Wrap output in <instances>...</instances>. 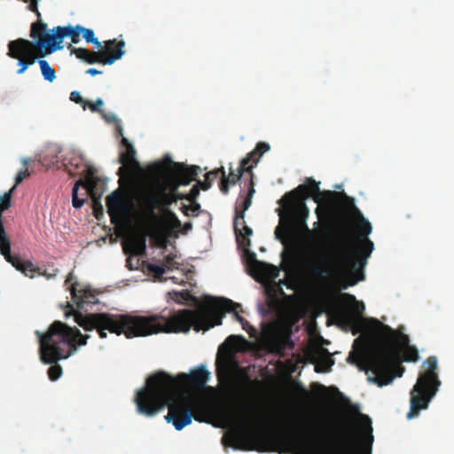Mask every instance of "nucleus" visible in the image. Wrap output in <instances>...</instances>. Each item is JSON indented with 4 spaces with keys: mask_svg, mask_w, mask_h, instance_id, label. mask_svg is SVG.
Instances as JSON below:
<instances>
[{
    "mask_svg": "<svg viewBox=\"0 0 454 454\" xmlns=\"http://www.w3.org/2000/svg\"><path fill=\"white\" fill-rule=\"evenodd\" d=\"M240 304L223 297H206L197 310L181 309L169 317L162 315L133 316L130 314L114 315L108 313H91L83 316L79 311L67 312V317L74 315V321L85 331L97 330L101 339L106 337V331L127 338L144 337L160 333H188L192 327L195 332L207 331L222 325L226 312H233L244 330L248 322L239 314Z\"/></svg>",
    "mask_w": 454,
    "mask_h": 454,
    "instance_id": "obj_1",
    "label": "nucleus"
},
{
    "mask_svg": "<svg viewBox=\"0 0 454 454\" xmlns=\"http://www.w3.org/2000/svg\"><path fill=\"white\" fill-rule=\"evenodd\" d=\"M209 375L204 366H200L189 374L179 373L176 377L165 372L150 376L146 387L138 391L135 398L138 412L152 417L168 407L165 419L178 431L190 425L192 419L203 421L204 406L186 387L202 390Z\"/></svg>",
    "mask_w": 454,
    "mask_h": 454,
    "instance_id": "obj_2",
    "label": "nucleus"
},
{
    "mask_svg": "<svg viewBox=\"0 0 454 454\" xmlns=\"http://www.w3.org/2000/svg\"><path fill=\"white\" fill-rule=\"evenodd\" d=\"M358 228L360 234L357 247L355 248L348 241L342 240L334 247L328 255L322 257L323 264L312 263L310 265L311 274L322 279L337 283L341 289H347L364 280L363 270L374 245L368 239V235L372 232L371 223L362 218Z\"/></svg>",
    "mask_w": 454,
    "mask_h": 454,
    "instance_id": "obj_3",
    "label": "nucleus"
},
{
    "mask_svg": "<svg viewBox=\"0 0 454 454\" xmlns=\"http://www.w3.org/2000/svg\"><path fill=\"white\" fill-rule=\"evenodd\" d=\"M39 337V355L41 361L51 364L48 377L55 381L62 375V367L57 363L74 354L78 347L87 344L90 335H83L81 331L61 321H54L45 333L36 332Z\"/></svg>",
    "mask_w": 454,
    "mask_h": 454,
    "instance_id": "obj_4",
    "label": "nucleus"
},
{
    "mask_svg": "<svg viewBox=\"0 0 454 454\" xmlns=\"http://www.w3.org/2000/svg\"><path fill=\"white\" fill-rule=\"evenodd\" d=\"M381 333L388 342L371 352L365 358L364 364L367 372H371L372 376L368 380L382 387L392 382L395 377H401L404 368L400 365L399 353L395 348L397 344L402 349L410 346L409 336L396 333L388 325L380 324Z\"/></svg>",
    "mask_w": 454,
    "mask_h": 454,
    "instance_id": "obj_5",
    "label": "nucleus"
},
{
    "mask_svg": "<svg viewBox=\"0 0 454 454\" xmlns=\"http://www.w3.org/2000/svg\"><path fill=\"white\" fill-rule=\"evenodd\" d=\"M223 412L226 417H231L234 413L240 414L244 425L227 432L223 437V444L235 450H253L257 449L256 446L263 438L262 433L264 423L262 415L247 403H238L234 411L225 408Z\"/></svg>",
    "mask_w": 454,
    "mask_h": 454,
    "instance_id": "obj_6",
    "label": "nucleus"
},
{
    "mask_svg": "<svg viewBox=\"0 0 454 454\" xmlns=\"http://www.w3.org/2000/svg\"><path fill=\"white\" fill-rule=\"evenodd\" d=\"M281 201L283 209L279 212L280 222L274 231L276 239L286 246L296 235L305 233L309 237L314 236L315 231L309 229L306 223L309 213L306 203L294 197L286 198V194Z\"/></svg>",
    "mask_w": 454,
    "mask_h": 454,
    "instance_id": "obj_7",
    "label": "nucleus"
},
{
    "mask_svg": "<svg viewBox=\"0 0 454 454\" xmlns=\"http://www.w3.org/2000/svg\"><path fill=\"white\" fill-rule=\"evenodd\" d=\"M46 29L47 24L41 20L31 26L30 36L36 39V45L40 47L39 57H45L57 50H61L65 37H69L73 43H78L81 41L82 26H58L52 29V34L47 33Z\"/></svg>",
    "mask_w": 454,
    "mask_h": 454,
    "instance_id": "obj_8",
    "label": "nucleus"
},
{
    "mask_svg": "<svg viewBox=\"0 0 454 454\" xmlns=\"http://www.w3.org/2000/svg\"><path fill=\"white\" fill-rule=\"evenodd\" d=\"M425 364L428 372L422 373L417 383L411 391V407L407 414L408 419L417 417L420 411L426 410L432 398L438 391L441 384L435 370L437 369V359L435 356H429Z\"/></svg>",
    "mask_w": 454,
    "mask_h": 454,
    "instance_id": "obj_9",
    "label": "nucleus"
},
{
    "mask_svg": "<svg viewBox=\"0 0 454 454\" xmlns=\"http://www.w3.org/2000/svg\"><path fill=\"white\" fill-rule=\"evenodd\" d=\"M123 47V41L117 42L114 39L106 42L105 49L98 51H91L86 48H71V45L68 49H71V53L77 59L88 64L112 65L124 55Z\"/></svg>",
    "mask_w": 454,
    "mask_h": 454,
    "instance_id": "obj_10",
    "label": "nucleus"
},
{
    "mask_svg": "<svg viewBox=\"0 0 454 454\" xmlns=\"http://www.w3.org/2000/svg\"><path fill=\"white\" fill-rule=\"evenodd\" d=\"M327 433L337 441L333 454H358L357 434L353 423L347 419H337L327 428Z\"/></svg>",
    "mask_w": 454,
    "mask_h": 454,
    "instance_id": "obj_11",
    "label": "nucleus"
},
{
    "mask_svg": "<svg viewBox=\"0 0 454 454\" xmlns=\"http://www.w3.org/2000/svg\"><path fill=\"white\" fill-rule=\"evenodd\" d=\"M340 298L351 302L349 307L340 306L335 308L332 316L337 321L338 325L358 332L363 326V313L364 305L362 301H358L353 294L343 293L340 294Z\"/></svg>",
    "mask_w": 454,
    "mask_h": 454,
    "instance_id": "obj_12",
    "label": "nucleus"
},
{
    "mask_svg": "<svg viewBox=\"0 0 454 454\" xmlns=\"http://www.w3.org/2000/svg\"><path fill=\"white\" fill-rule=\"evenodd\" d=\"M40 47L27 39H17L11 41L8 44L7 55L12 59H18L20 68L17 71L18 74H22L28 68L29 66L35 64L36 59L39 57Z\"/></svg>",
    "mask_w": 454,
    "mask_h": 454,
    "instance_id": "obj_13",
    "label": "nucleus"
},
{
    "mask_svg": "<svg viewBox=\"0 0 454 454\" xmlns=\"http://www.w3.org/2000/svg\"><path fill=\"white\" fill-rule=\"evenodd\" d=\"M318 184L319 183H317L313 178H307L305 184H300L297 188L286 193V198L292 199V197H294L305 202V200L312 197L316 203L325 204L327 207H330L334 202L333 199L337 198L340 192L332 191L321 192Z\"/></svg>",
    "mask_w": 454,
    "mask_h": 454,
    "instance_id": "obj_14",
    "label": "nucleus"
},
{
    "mask_svg": "<svg viewBox=\"0 0 454 454\" xmlns=\"http://www.w3.org/2000/svg\"><path fill=\"white\" fill-rule=\"evenodd\" d=\"M270 145L265 142L257 143L255 148L247 153L240 161L238 174H235L231 168H230L229 185L235 184L241 177L243 173H249L250 179H253L252 169L257 165L262 154L270 150Z\"/></svg>",
    "mask_w": 454,
    "mask_h": 454,
    "instance_id": "obj_15",
    "label": "nucleus"
},
{
    "mask_svg": "<svg viewBox=\"0 0 454 454\" xmlns=\"http://www.w3.org/2000/svg\"><path fill=\"white\" fill-rule=\"evenodd\" d=\"M107 213L114 224H119L129 212V203L124 191L118 188L106 197Z\"/></svg>",
    "mask_w": 454,
    "mask_h": 454,
    "instance_id": "obj_16",
    "label": "nucleus"
},
{
    "mask_svg": "<svg viewBox=\"0 0 454 454\" xmlns=\"http://www.w3.org/2000/svg\"><path fill=\"white\" fill-rule=\"evenodd\" d=\"M159 185L142 191L137 197L140 209L153 220H157L156 210L160 211Z\"/></svg>",
    "mask_w": 454,
    "mask_h": 454,
    "instance_id": "obj_17",
    "label": "nucleus"
},
{
    "mask_svg": "<svg viewBox=\"0 0 454 454\" xmlns=\"http://www.w3.org/2000/svg\"><path fill=\"white\" fill-rule=\"evenodd\" d=\"M291 442L297 454L319 453V444L317 438L307 434L304 427L301 428L300 434L292 436Z\"/></svg>",
    "mask_w": 454,
    "mask_h": 454,
    "instance_id": "obj_18",
    "label": "nucleus"
},
{
    "mask_svg": "<svg viewBox=\"0 0 454 454\" xmlns=\"http://www.w3.org/2000/svg\"><path fill=\"white\" fill-rule=\"evenodd\" d=\"M0 253L8 262L26 277L34 278L35 273L39 271V268L35 267L31 262H24L19 256L11 254V241L0 247Z\"/></svg>",
    "mask_w": 454,
    "mask_h": 454,
    "instance_id": "obj_19",
    "label": "nucleus"
},
{
    "mask_svg": "<svg viewBox=\"0 0 454 454\" xmlns=\"http://www.w3.org/2000/svg\"><path fill=\"white\" fill-rule=\"evenodd\" d=\"M171 164L168 174L173 176L181 185H188L192 181L196 180L200 170V167L195 165L187 167L181 162H171Z\"/></svg>",
    "mask_w": 454,
    "mask_h": 454,
    "instance_id": "obj_20",
    "label": "nucleus"
},
{
    "mask_svg": "<svg viewBox=\"0 0 454 454\" xmlns=\"http://www.w3.org/2000/svg\"><path fill=\"white\" fill-rule=\"evenodd\" d=\"M147 234L145 231L133 232L124 243V252L140 255L145 252Z\"/></svg>",
    "mask_w": 454,
    "mask_h": 454,
    "instance_id": "obj_21",
    "label": "nucleus"
},
{
    "mask_svg": "<svg viewBox=\"0 0 454 454\" xmlns=\"http://www.w3.org/2000/svg\"><path fill=\"white\" fill-rule=\"evenodd\" d=\"M78 284L75 283L71 286V295L73 301L80 309H85L86 305L96 304L98 302L97 295L90 288L78 289Z\"/></svg>",
    "mask_w": 454,
    "mask_h": 454,
    "instance_id": "obj_22",
    "label": "nucleus"
},
{
    "mask_svg": "<svg viewBox=\"0 0 454 454\" xmlns=\"http://www.w3.org/2000/svg\"><path fill=\"white\" fill-rule=\"evenodd\" d=\"M211 176H214L215 178H217L219 176H221V182H220V191L223 194H227L229 192V178H226L225 170L223 167L215 168L212 171L207 172L205 175V181L202 182L200 180L198 181V185L200 188H201L204 191L208 190L211 187L212 181H211Z\"/></svg>",
    "mask_w": 454,
    "mask_h": 454,
    "instance_id": "obj_23",
    "label": "nucleus"
},
{
    "mask_svg": "<svg viewBox=\"0 0 454 454\" xmlns=\"http://www.w3.org/2000/svg\"><path fill=\"white\" fill-rule=\"evenodd\" d=\"M211 176H214L215 178H217L219 176H221V182H220V191L223 194H227L229 192V178H226L225 170L223 167L215 168L212 171L207 172L205 175V181L202 182L200 180L198 181V185L200 188H201L204 191L208 190L211 187L212 181H211Z\"/></svg>",
    "mask_w": 454,
    "mask_h": 454,
    "instance_id": "obj_24",
    "label": "nucleus"
},
{
    "mask_svg": "<svg viewBox=\"0 0 454 454\" xmlns=\"http://www.w3.org/2000/svg\"><path fill=\"white\" fill-rule=\"evenodd\" d=\"M251 268L258 276L270 279L277 278L279 274L276 266L256 260L254 254H252Z\"/></svg>",
    "mask_w": 454,
    "mask_h": 454,
    "instance_id": "obj_25",
    "label": "nucleus"
},
{
    "mask_svg": "<svg viewBox=\"0 0 454 454\" xmlns=\"http://www.w3.org/2000/svg\"><path fill=\"white\" fill-rule=\"evenodd\" d=\"M121 143L126 146V152H121L120 153L119 161L122 167L119 168V173L122 172L124 168L130 169L138 166V163L135 159L136 151L132 145L125 137H122Z\"/></svg>",
    "mask_w": 454,
    "mask_h": 454,
    "instance_id": "obj_26",
    "label": "nucleus"
},
{
    "mask_svg": "<svg viewBox=\"0 0 454 454\" xmlns=\"http://www.w3.org/2000/svg\"><path fill=\"white\" fill-rule=\"evenodd\" d=\"M350 411L357 415L358 423L363 434L366 436L371 445L373 441L372 420L369 416L360 413L357 405H352Z\"/></svg>",
    "mask_w": 454,
    "mask_h": 454,
    "instance_id": "obj_27",
    "label": "nucleus"
},
{
    "mask_svg": "<svg viewBox=\"0 0 454 454\" xmlns=\"http://www.w3.org/2000/svg\"><path fill=\"white\" fill-rule=\"evenodd\" d=\"M267 305L271 309H277L281 304V296L286 294L280 286H270L266 289Z\"/></svg>",
    "mask_w": 454,
    "mask_h": 454,
    "instance_id": "obj_28",
    "label": "nucleus"
},
{
    "mask_svg": "<svg viewBox=\"0 0 454 454\" xmlns=\"http://www.w3.org/2000/svg\"><path fill=\"white\" fill-rule=\"evenodd\" d=\"M84 188L86 190V193L90 194L93 198V207L96 218L100 219V216L103 215V207L100 204L99 198L95 197L96 180L90 179L86 184H84Z\"/></svg>",
    "mask_w": 454,
    "mask_h": 454,
    "instance_id": "obj_29",
    "label": "nucleus"
},
{
    "mask_svg": "<svg viewBox=\"0 0 454 454\" xmlns=\"http://www.w3.org/2000/svg\"><path fill=\"white\" fill-rule=\"evenodd\" d=\"M159 198L161 213L170 210L169 206L176 202L173 192H167V187L164 184H159Z\"/></svg>",
    "mask_w": 454,
    "mask_h": 454,
    "instance_id": "obj_30",
    "label": "nucleus"
},
{
    "mask_svg": "<svg viewBox=\"0 0 454 454\" xmlns=\"http://www.w3.org/2000/svg\"><path fill=\"white\" fill-rule=\"evenodd\" d=\"M38 63L44 80H46L49 82H52L56 79L55 69L51 67L48 61H46L45 59H40L38 60Z\"/></svg>",
    "mask_w": 454,
    "mask_h": 454,
    "instance_id": "obj_31",
    "label": "nucleus"
},
{
    "mask_svg": "<svg viewBox=\"0 0 454 454\" xmlns=\"http://www.w3.org/2000/svg\"><path fill=\"white\" fill-rule=\"evenodd\" d=\"M255 192L254 188V181L251 179V182L249 184V189L247 197L245 200L241 202V204L238 207H236L235 213L236 212H243L245 215V211L249 208L252 203V198L254 193Z\"/></svg>",
    "mask_w": 454,
    "mask_h": 454,
    "instance_id": "obj_32",
    "label": "nucleus"
},
{
    "mask_svg": "<svg viewBox=\"0 0 454 454\" xmlns=\"http://www.w3.org/2000/svg\"><path fill=\"white\" fill-rule=\"evenodd\" d=\"M255 192L254 188V181L251 179V182L249 184V189L247 197L245 200L241 202V204L238 207H236L235 213L236 212H243L245 215V211L249 208L252 203V198L254 193Z\"/></svg>",
    "mask_w": 454,
    "mask_h": 454,
    "instance_id": "obj_33",
    "label": "nucleus"
},
{
    "mask_svg": "<svg viewBox=\"0 0 454 454\" xmlns=\"http://www.w3.org/2000/svg\"><path fill=\"white\" fill-rule=\"evenodd\" d=\"M337 198H341V206L347 211L360 214L359 210L355 205V200L353 198L348 196L344 192H340V195Z\"/></svg>",
    "mask_w": 454,
    "mask_h": 454,
    "instance_id": "obj_34",
    "label": "nucleus"
},
{
    "mask_svg": "<svg viewBox=\"0 0 454 454\" xmlns=\"http://www.w3.org/2000/svg\"><path fill=\"white\" fill-rule=\"evenodd\" d=\"M419 352L414 346H407L403 348V359L405 362H417L419 360Z\"/></svg>",
    "mask_w": 454,
    "mask_h": 454,
    "instance_id": "obj_35",
    "label": "nucleus"
},
{
    "mask_svg": "<svg viewBox=\"0 0 454 454\" xmlns=\"http://www.w3.org/2000/svg\"><path fill=\"white\" fill-rule=\"evenodd\" d=\"M273 349L278 353L283 352L286 348H293L294 344L289 337L278 339L272 343Z\"/></svg>",
    "mask_w": 454,
    "mask_h": 454,
    "instance_id": "obj_36",
    "label": "nucleus"
},
{
    "mask_svg": "<svg viewBox=\"0 0 454 454\" xmlns=\"http://www.w3.org/2000/svg\"><path fill=\"white\" fill-rule=\"evenodd\" d=\"M180 209L186 216H197L200 210V205L197 201H193L189 206L183 204Z\"/></svg>",
    "mask_w": 454,
    "mask_h": 454,
    "instance_id": "obj_37",
    "label": "nucleus"
},
{
    "mask_svg": "<svg viewBox=\"0 0 454 454\" xmlns=\"http://www.w3.org/2000/svg\"><path fill=\"white\" fill-rule=\"evenodd\" d=\"M246 224L245 215L243 212H236L235 217L233 221V229L235 235L237 237V240L239 241V234L241 233V228Z\"/></svg>",
    "mask_w": 454,
    "mask_h": 454,
    "instance_id": "obj_38",
    "label": "nucleus"
},
{
    "mask_svg": "<svg viewBox=\"0 0 454 454\" xmlns=\"http://www.w3.org/2000/svg\"><path fill=\"white\" fill-rule=\"evenodd\" d=\"M8 209V205H1L0 204V247L4 245L5 243L10 242V239L4 230L3 222H2V214L4 210Z\"/></svg>",
    "mask_w": 454,
    "mask_h": 454,
    "instance_id": "obj_39",
    "label": "nucleus"
},
{
    "mask_svg": "<svg viewBox=\"0 0 454 454\" xmlns=\"http://www.w3.org/2000/svg\"><path fill=\"white\" fill-rule=\"evenodd\" d=\"M82 35L87 43H94L97 46V48L101 47V43L100 42H98V38L95 37L92 29L82 27Z\"/></svg>",
    "mask_w": 454,
    "mask_h": 454,
    "instance_id": "obj_40",
    "label": "nucleus"
},
{
    "mask_svg": "<svg viewBox=\"0 0 454 454\" xmlns=\"http://www.w3.org/2000/svg\"><path fill=\"white\" fill-rule=\"evenodd\" d=\"M100 114L108 123H115L117 134L120 136H123L122 127L115 114H106L104 113V111Z\"/></svg>",
    "mask_w": 454,
    "mask_h": 454,
    "instance_id": "obj_41",
    "label": "nucleus"
},
{
    "mask_svg": "<svg viewBox=\"0 0 454 454\" xmlns=\"http://www.w3.org/2000/svg\"><path fill=\"white\" fill-rule=\"evenodd\" d=\"M176 254H169L163 259V266L165 267L166 270H172L175 269H178L179 263L176 261Z\"/></svg>",
    "mask_w": 454,
    "mask_h": 454,
    "instance_id": "obj_42",
    "label": "nucleus"
},
{
    "mask_svg": "<svg viewBox=\"0 0 454 454\" xmlns=\"http://www.w3.org/2000/svg\"><path fill=\"white\" fill-rule=\"evenodd\" d=\"M80 183H82V181H80L79 183H77L74 186L73 191H72V203H73V207L74 208H80L85 203V200L84 199H80L78 197V186H79Z\"/></svg>",
    "mask_w": 454,
    "mask_h": 454,
    "instance_id": "obj_43",
    "label": "nucleus"
},
{
    "mask_svg": "<svg viewBox=\"0 0 454 454\" xmlns=\"http://www.w3.org/2000/svg\"><path fill=\"white\" fill-rule=\"evenodd\" d=\"M168 222L172 225L173 228H180L182 223L176 215L171 210H166L162 212Z\"/></svg>",
    "mask_w": 454,
    "mask_h": 454,
    "instance_id": "obj_44",
    "label": "nucleus"
},
{
    "mask_svg": "<svg viewBox=\"0 0 454 454\" xmlns=\"http://www.w3.org/2000/svg\"><path fill=\"white\" fill-rule=\"evenodd\" d=\"M147 270L152 272L155 278H160L166 272V269L163 264L158 265L154 263H149L147 265Z\"/></svg>",
    "mask_w": 454,
    "mask_h": 454,
    "instance_id": "obj_45",
    "label": "nucleus"
},
{
    "mask_svg": "<svg viewBox=\"0 0 454 454\" xmlns=\"http://www.w3.org/2000/svg\"><path fill=\"white\" fill-rule=\"evenodd\" d=\"M241 233L239 234V239L240 238L244 239V246H250V239L249 237L253 234V231L250 227H248L247 224H245L241 228Z\"/></svg>",
    "mask_w": 454,
    "mask_h": 454,
    "instance_id": "obj_46",
    "label": "nucleus"
},
{
    "mask_svg": "<svg viewBox=\"0 0 454 454\" xmlns=\"http://www.w3.org/2000/svg\"><path fill=\"white\" fill-rule=\"evenodd\" d=\"M70 100L81 105L84 110L87 107L88 100H85L78 91H72L70 93Z\"/></svg>",
    "mask_w": 454,
    "mask_h": 454,
    "instance_id": "obj_47",
    "label": "nucleus"
},
{
    "mask_svg": "<svg viewBox=\"0 0 454 454\" xmlns=\"http://www.w3.org/2000/svg\"><path fill=\"white\" fill-rule=\"evenodd\" d=\"M80 165L83 166L82 160L80 157H74L70 160L69 165L67 166V168L70 174L75 175V170L79 168Z\"/></svg>",
    "mask_w": 454,
    "mask_h": 454,
    "instance_id": "obj_48",
    "label": "nucleus"
},
{
    "mask_svg": "<svg viewBox=\"0 0 454 454\" xmlns=\"http://www.w3.org/2000/svg\"><path fill=\"white\" fill-rule=\"evenodd\" d=\"M103 105V100L101 98H98L94 103L88 101L87 106L90 108L91 112L101 114L103 110H101L100 107Z\"/></svg>",
    "mask_w": 454,
    "mask_h": 454,
    "instance_id": "obj_49",
    "label": "nucleus"
},
{
    "mask_svg": "<svg viewBox=\"0 0 454 454\" xmlns=\"http://www.w3.org/2000/svg\"><path fill=\"white\" fill-rule=\"evenodd\" d=\"M167 187V189H168L169 192H174L178 190L179 186H181V184H178V182L177 180L173 177V176H171L169 174V176L168 178V181H167V185H165Z\"/></svg>",
    "mask_w": 454,
    "mask_h": 454,
    "instance_id": "obj_50",
    "label": "nucleus"
},
{
    "mask_svg": "<svg viewBox=\"0 0 454 454\" xmlns=\"http://www.w3.org/2000/svg\"><path fill=\"white\" fill-rule=\"evenodd\" d=\"M200 195V187L193 185L189 193H186V200L189 202L197 201V198Z\"/></svg>",
    "mask_w": 454,
    "mask_h": 454,
    "instance_id": "obj_51",
    "label": "nucleus"
},
{
    "mask_svg": "<svg viewBox=\"0 0 454 454\" xmlns=\"http://www.w3.org/2000/svg\"><path fill=\"white\" fill-rule=\"evenodd\" d=\"M15 189V186H13L8 192H5L3 196H0V204L1 205H8V208L11 207L12 203V192Z\"/></svg>",
    "mask_w": 454,
    "mask_h": 454,
    "instance_id": "obj_52",
    "label": "nucleus"
},
{
    "mask_svg": "<svg viewBox=\"0 0 454 454\" xmlns=\"http://www.w3.org/2000/svg\"><path fill=\"white\" fill-rule=\"evenodd\" d=\"M30 173L27 169V168H26L25 169L23 170H20L15 177V185H18L19 184H20L25 178H27V176H29Z\"/></svg>",
    "mask_w": 454,
    "mask_h": 454,
    "instance_id": "obj_53",
    "label": "nucleus"
},
{
    "mask_svg": "<svg viewBox=\"0 0 454 454\" xmlns=\"http://www.w3.org/2000/svg\"><path fill=\"white\" fill-rule=\"evenodd\" d=\"M25 3H28V9L31 12H36L37 16H40V12L37 8L38 0H23Z\"/></svg>",
    "mask_w": 454,
    "mask_h": 454,
    "instance_id": "obj_54",
    "label": "nucleus"
},
{
    "mask_svg": "<svg viewBox=\"0 0 454 454\" xmlns=\"http://www.w3.org/2000/svg\"><path fill=\"white\" fill-rule=\"evenodd\" d=\"M173 194H174L176 202L178 200H186V193H182V192H178L177 191H176L173 192Z\"/></svg>",
    "mask_w": 454,
    "mask_h": 454,
    "instance_id": "obj_55",
    "label": "nucleus"
},
{
    "mask_svg": "<svg viewBox=\"0 0 454 454\" xmlns=\"http://www.w3.org/2000/svg\"><path fill=\"white\" fill-rule=\"evenodd\" d=\"M86 73L88 74H90V75H97V74H102L101 71L96 69V68H89Z\"/></svg>",
    "mask_w": 454,
    "mask_h": 454,
    "instance_id": "obj_56",
    "label": "nucleus"
},
{
    "mask_svg": "<svg viewBox=\"0 0 454 454\" xmlns=\"http://www.w3.org/2000/svg\"><path fill=\"white\" fill-rule=\"evenodd\" d=\"M175 294L180 296L182 299H186V297L188 296L187 293L176 292Z\"/></svg>",
    "mask_w": 454,
    "mask_h": 454,
    "instance_id": "obj_57",
    "label": "nucleus"
},
{
    "mask_svg": "<svg viewBox=\"0 0 454 454\" xmlns=\"http://www.w3.org/2000/svg\"><path fill=\"white\" fill-rule=\"evenodd\" d=\"M192 228V223H184V231H187L191 230Z\"/></svg>",
    "mask_w": 454,
    "mask_h": 454,
    "instance_id": "obj_58",
    "label": "nucleus"
},
{
    "mask_svg": "<svg viewBox=\"0 0 454 454\" xmlns=\"http://www.w3.org/2000/svg\"><path fill=\"white\" fill-rule=\"evenodd\" d=\"M348 361L350 363H356V357H355L353 355H349Z\"/></svg>",
    "mask_w": 454,
    "mask_h": 454,
    "instance_id": "obj_59",
    "label": "nucleus"
},
{
    "mask_svg": "<svg viewBox=\"0 0 454 454\" xmlns=\"http://www.w3.org/2000/svg\"><path fill=\"white\" fill-rule=\"evenodd\" d=\"M316 214L317 215V216H318L319 218L321 217V215H320V208H319V207H317L316 208Z\"/></svg>",
    "mask_w": 454,
    "mask_h": 454,
    "instance_id": "obj_60",
    "label": "nucleus"
},
{
    "mask_svg": "<svg viewBox=\"0 0 454 454\" xmlns=\"http://www.w3.org/2000/svg\"><path fill=\"white\" fill-rule=\"evenodd\" d=\"M71 277H72V273H70V274H69V276H68V278H67V280H66V284H67V283L70 281Z\"/></svg>",
    "mask_w": 454,
    "mask_h": 454,
    "instance_id": "obj_61",
    "label": "nucleus"
},
{
    "mask_svg": "<svg viewBox=\"0 0 454 454\" xmlns=\"http://www.w3.org/2000/svg\"><path fill=\"white\" fill-rule=\"evenodd\" d=\"M215 179L214 176H211V181L213 182Z\"/></svg>",
    "mask_w": 454,
    "mask_h": 454,
    "instance_id": "obj_62",
    "label": "nucleus"
}]
</instances>
